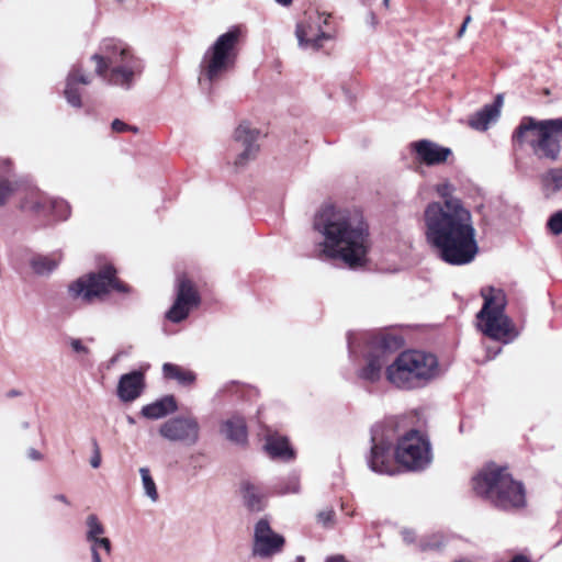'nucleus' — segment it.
Wrapping results in <instances>:
<instances>
[{
  "mask_svg": "<svg viewBox=\"0 0 562 562\" xmlns=\"http://www.w3.org/2000/svg\"><path fill=\"white\" fill-rule=\"evenodd\" d=\"M300 484L297 477H292L289 486L283 491L284 493H297Z\"/></svg>",
  "mask_w": 562,
  "mask_h": 562,
  "instance_id": "79ce46f5",
  "label": "nucleus"
},
{
  "mask_svg": "<svg viewBox=\"0 0 562 562\" xmlns=\"http://www.w3.org/2000/svg\"><path fill=\"white\" fill-rule=\"evenodd\" d=\"M20 207L24 211L41 213L50 209L60 218H67L68 205L63 200L49 199L36 188L29 189L20 199Z\"/></svg>",
  "mask_w": 562,
  "mask_h": 562,
  "instance_id": "f8f14e48",
  "label": "nucleus"
},
{
  "mask_svg": "<svg viewBox=\"0 0 562 562\" xmlns=\"http://www.w3.org/2000/svg\"><path fill=\"white\" fill-rule=\"evenodd\" d=\"M143 389V373L133 371L121 376L117 385V396L123 402H133L142 394Z\"/></svg>",
  "mask_w": 562,
  "mask_h": 562,
  "instance_id": "2eb2a0df",
  "label": "nucleus"
},
{
  "mask_svg": "<svg viewBox=\"0 0 562 562\" xmlns=\"http://www.w3.org/2000/svg\"><path fill=\"white\" fill-rule=\"evenodd\" d=\"M449 182L437 186L443 203H430L425 210L426 237L438 256L450 265H467L477 254L472 216L462 202L452 196Z\"/></svg>",
  "mask_w": 562,
  "mask_h": 562,
  "instance_id": "f257e3e1",
  "label": "nucleus"
},
{
  "mask_svg": "<svg viewBox=\"0 0 562 562\" xmlns=\"http://www.w3.org/2000/svg\"><path fill=\"white\" fill-rule=\"evenodd\" d=\"M69 344L71 349L80 356H88L90 352V349L80 339L72 338Z\"/></svg>",
  "mask_w": 562,
  "mask_h": 562,
  "instance_id": "ea45409f",
  "label": "nucleus"
},
{
  "mask_svg": "<svg viewBox=\"0 0 562 562\" xmlns=\"http://www.w3.org/2000/svg\"><path fill=\"white\" fill-rule=\"evenodd\" d=\"M368 23H369V24L371 25V27H373V29L376 26V24H378V19H376V16H375V14H374V13H372V12H371V13H369V15H368Z\"/></svg>",
  "mask_w": 562,
  "mask_h": 562,
  "instance_id": "de8ad7c7",
  "label": "nucleus"
},
{
  "mask_svg": "<svg viewBox=\"0 0 562 562\" xmlns=\"http://www.w3.org/2000/svg\"><path fill=\"white\" fill-rule=\"evenodd\" d=\"M471 491L474 496L488 499L492 493V464L485 463L471 479Z\"/></svg>",
  "mask_w": 562,
  "mask_h": 562,
  "instance_id": "6ab92c4d",
  "label": "nucleus"
},
{
  "mask_svg": "<svg viewBox=\"0 0 562 562\" xmlns=\"http://www.w3.org/2000/svg\"><path fill=\"white\" fill-rule=\"evenodd\" d=\"M240 491L244 503L250 510L259 512L262 509L265 496L257 486L249 482H244L240 486Z\"/></svg>",
  "mask_w": 562,
  "mask_h": 562,
  "instance_id": "cd10ccee",
  "label": "nucleus"
},
{
  "mask_svg": "<svg viewBox=\"0 0 562 562\" xmlns=\"http://www.w3.org/2000/svg\"><path fill=\"white\" fill-rule=\"evenodd\" d=\"M162 372L165 378L176 380L182 385H190L195 380V374L192 371L172 363H165Z\"/></svg>",
  "mask_w": 562,
  "mask_h": 562,
  "instance_id": "c756f323",
  "label": "nucleus"
},
{
  "mask_svg": "<svg viewBox=\"0 0 562 562\" xmlns=\"http://www.w3.org/2000/svg\"><path fill=\"white\" fill-rule=\"evenodd\" d=\"M177 411V404L172 396H165L143 406L140 414L148 419H160Z\"/></svg>",
  "mask_w": 562,
  "mask_h": 562,
  "instance_id": "4be33fe9",
  "label": "nucleus"
},
{
  "mask_svg": "<svg viewBox=\"0 0 562 562\" xmlns=\"http://www.w3.org/2000/svg\"><path fill=\"white\" fill-rule=\"evenodd\" d=\"M111 128L113 132H116V133L132 132L133 135H135V136H138V137L145 136L144 132H142L137 126L128 125L119 119H116L112 122Z\"/></svg>",
  "mask_w": 562,
  "mask_h": 562,
  "instance_id": "4c0bfd02",
  "label": "nucleus"
},
{
  "mask_svg": "<svg viewBox=\"0 0 562 562\" xmlns=\"http://www.w3.org/2000/svg\"><path fill=\"white\" fill-rule=\"evenodd\" d=\"M542 191L546 196L562 192V169H551L541 176Z\"/></svg>",
  "mask_w": 562,
  "mask_h": 562,
  "instance_id": "c85d7f7f",
  "label": "nucleus"
},
{
  "mask_svg": "<svg viewBox=\"0 0 562 562\" xmlns=\"http://www.w3.org/2000/svg\"><path fill=\"white\" fill-rule=\"evenodd\" d=\"M465 30H467V26L465 25H461V27H460V30L458 32V37L459 38L463 36Z\"/></svg>",
  "mask_w": 562,
  "mask_h": 562,
  "instance_id": "603ef678",
  "label": "nucleus"
},
{
  "mask_svg": "<svg viewBox=\"0 0 562 562\" xmlns=\"http://www.w3.org/2000/svg\"><path fill=\"white\" fill-rule=\"evenodd\" d=\"M330 14L317 13L315 15H305L297 22L295 27V37L297 45L304 50H318L323 47L324 42L331 36L322 29V23L327 24Z\"/></svg>",
  "mask_w": 562,
  "mask_h": 562,
  "instance_id": "1a4fd4ad",
  "label": "nucleus"
},
{
  "mask_svg": "<svg viewBox=\"0 0 562 562\" xmlns=\"http://www.w3.org/2000/svg\"><path fill=\"white\" fill-rule=\"evenodd\" d=\"M548 226L553 234L562 233V211L554 213L550 217V220L548 222Z\"/></svg>",
  "mask_w": 562,
  "mask_h": 562,
  "instance_id": "58836bf2",
  "label": "nucleus"
},
{
  "mask_svg": "<svg viewBox=\"0 0 562 562\" xmlns=\"http://www.w3.org/2000/svg\"><path fill=\"white\" fill-rule=\"evenodd\" d=\"M385 362L386 351L383 349L376 350L368 357L367 364L360 371V376L371 382L378 381Z\"/></svg>",
  "mask_w": 562,
  "mask_h": 562,
  "instance_id": "5701e85b",
  "label": "nucleus"
},
{
  "mask_svg": "<svg viewBox=\"0 0 562 562\" xmlns=\"http://www.w3.org/2000/svg\"><path fill=\"white\" fill-rule=\"evenodd\" d=\"M315 228L324 236L319 244L321 256L341 259L349 267L366 262L370 243L359 212L326 207L317 217Z\"/></svg>",
  "mask_w": 562,
  "mask_h": 562,
  "instance_id": "f03ea898",
  "label": "nucleus"
},
{
  "mask_svg": "<svg viewBox=\"0 0 562 562\" xmlns=\"http://www.w3.org/2000/svg\"><path fill=\"white\" fill-rule=\"evenodd\" d=\"M544 135L542 140H550L553 137H562V116L558 119L542 120L538 125Z\"/></svg>",
  "mask_w": 562,
  "mask_h": 562,
  "instance_id": "72a5a7b5",
  "label": "nucleus"
},
{
  "mask_svg": "<svg viewBox=\"0 0 562 562\" xmlns=\"http://www.w3.org/2000/svg\"><path fill=\"white\" fill-rule=\"evenodd\" d=\"M244 148L238 154L235 165L244 166L249 160L254 159L259 153V144L258 143H243Z\"/></svg>",
  "mask_w": 562,
  "mask_h": 562,
  "instance_id": "c9c22d12",
  "label": "nucleus"
},
{
  "mask_svg": "<svg viewBox=\"0 0 562 562\" xmlns=\"http://www.w3.org/2000/svg\"><path fill=\"white\" fill-rule=\"evenodd\" d=\"M334 516L333 510H324L318 514L317 519L323 526L328 527L334 524Z\"/></svg>",
  "mask_w": 562,
  "mask_h": 562,
  "instance_id": "a19ab883",
  "label": "nucleus"
},
{
  "mask_svg": "<svg viewBox=\"0 0 562 562\" xmlns=\"http://www.w3.org/2000/svg\"><path fill=\"white\" fill-rule=\"evenodd\" d=\"M239 31L237 29L220 35L206 49L200 63L199 82L203 89L210 90L214 82L221 80L235 65L236 45Z\"/></svg>",
  "mask_w": 562,
  "mask_h": 562,
  "instance_id": "39448f33",
  "label": "nucleus"
},
{
  "mask_svg": "<svg viewBox=\"0 0 562 562\" xmlns=\"http://www.w3.org/2000/svg\"><path fill=\"white\" fill-rule=\"evenodd\" d=\"M414 153L419 161L426 165H437L445 162L452 151L438 143H414Z\"/></svg>",
  "mask_w": 562,
  "mask_h": 562,
  "instance_id": "dca6fc26",
  "label": "nucleus"
},
{
  "mask_svg": "<svg viewBox=\"0 0 562 562\" xmlns=\"http://www.w3.org/2000/svg\"><path fill=\"white\" fill-rule=\"evenodd\" d=\"M396 461L408 470H420L430 463L428 441L417 431L402 437L395 449Z\"/></svg>",
  "mask_w": 562,
  "mask_h": 562,
  "instance_id": "0eeeda50",
  "label": "nucleus"
},
{
  "mask_svg": "<svg viewBox=\"0 0 562 562\" xmlns=\"http://www.w3.org/2000/svg\"><path fill=\"white\" fill-rule=\"evenodd\" d=\"M14 192V182L5 177L0 176V207H4L9 203Z\"/></svg>",
  "mask_w": 562,
  "mask_h": 562,
  "instance_id": "e433bc0d",
  "label": "nucleus"
},
{
  "mask_svg": "<svg viewBox=\"0 0 562 562\" xmlns=\"http://www.w3.org/2000/svg\"><path fill=\"white\" fill-rule=\"evenodd\" d=\"M348 342H349V345H351V344H352V341H351V335H349V337H348Z\"/></svg>",
  "mask_w": 562,
  "mask_h": 562,
  "instance_id": "13d9d810",
  "label": "nucleus"
},
{
  "mask_svg": "<svg viewBox=\"0 0 562 562\" xmlns=\"http://www.w3.org/2000/svg\"><path fill=\"white\" fill-rule=\"evenodd\" d=\"M91 82L90 78L86 75H82L79 69H74L69 72L66 81L65 88V98L67 102L75 108L81 106V98L80 92L77 88L78 83L89 85Z\"/></svg>",
  "mask_w": 562,
  "mask_h": 562,
  "instance_id": "412c9836",
  "label": "nucleus"
},
{
  "mask_svg": "<svg viewBox=\"0 0 562 562\" xmlns=\"http://www.w3.org/2000/svg\"><path fill=\"white\" fill-rule=\"evenodd\" d=\"M488 291H492V289H488ZM483 296L484 304L476 315L475 326L487 338H492V295L487 294V290H484Z\"/></svg>",
  "mask_w": 562,
  "mask_h": 562,
  "instance_id": "a878e982",
  "label": "nucleus"
},
{
  "mask_svg": "<svg viewBox=\"0 0 562 562\" xmlns=\"http://www.w3.org/2000/svg\"><path fill=\"white\" fill-rule=\"evenodd\" d=\"M284 539L276 533L267 520H259L255 527V542L252 553L260 558H269L281 551Z\"/></svg>",
  "mask_w": 562,
  "mask_h": 562,
  "instance_id": "ddd939ff",
  "label": "nucleus"
},
{
  "mask_svg": "<svg viewBox=\"0 0 562 562\" xmlns=\"http://www.w3.org/2000/svg\"><path fill=\"white\" fill-rule=\"evenodd\" d=\"M29 457L33 460H41L42 459V454L35 450V449H30L29 450Z\"/></svg>",
  "mask_w": 562,
  "mask_h": 562,
  "instance_id": "09e8293b",
  "label": "nucleus"
},
{
  "mask_svg": "<svg viewBox=\"0 0 562 562\" xmlns=\"http://www.w3.org/2000/svg\"><path fill=\"white\" fill-rule=\"evenodd\" d=\"M531 150L540 159L554 160L560 154L559 143H530Z\"/></svg>",
  "mask_w": 562,
  "mask_h": 562,
  "instance_id": "2f4dec72",
  "label": "nucleus"
},
{
  "mask_svg": "<svg viewBox=\"0 0 562 562\" xmlns=\"http://www.w3.org/2000/svg\"><path fill=\"white\" fill-rule=\"evenodd\" d=\"M127 423L130 425H134L135 424V419L132 416H127Z\"/></svg>",
  "mask_w": 562,
  "mask_h": 562,
  "instance_id": "5fc2aeb1",
  "label": "nucleus"
},
{
  "mask_svg": "<svg viewBox=\"0 0 562 562\" xmlns=\"http://www.w3.org/2000/svg\"><path fill=\"white\" fill-rule=\"evenodd\" d=\"M199 302L200 297L193 283L186 277L179 278L177 297L173 305L167 312V318L173 323L183 321Z\"/></svg>",
  "mask_w": 562,
  "mask_h": 562,
  "instance_id": "9b49d317",
  "label": "nucleus"
},
{
  "mask_svg": "<svg viewBox=\"0 0 562 562\" xmlns=\"http://www.w3.org/2000/svg\"><path fill=\"white\" fill-rule=\"evenodd\" d=\"M220 431L227 440L235 445H245L247 442L246 422L240 416L234 415L223 420Z\"/></svg>",
  "mask_w": 562,
  "mask_h": 562,
  "instance_id": "f3484780",
  "label": "nucleus"
},
{
  "mask_svg": "<svg viewBox=\"0 0 562 562\" xmlns=\"http://www.w3.org/2000/svg\"><path fill=\"white\" fill-rule=\"evenodd\" d=\"M139 474L145 495L150 499L151 503H156L159 498V494L149 469L145 467L140 468Z\"/></svg>",
  "mask_w": 562,
  "mask_h": 562,
  "instance_id": "473e14b6",
  "label": "nucleus"
},
{
  "mask_svg": "<svg viewBox=\"0 0 562 562\" xmlns=\"http://www.w3.org/2000/svg\"><path fill=\"white\" fill-rule=\"evenodd\" d=\"M539 124H541V121L531 116L522 117L514 132L513 140H522L528 137H537L538 140L543 139L544 135L540 131V127H538Z\"/></svg>",
  "mask_w": 562,
  "mask_h": 562,
  "instance_id": "bb28decb",
  "label": "nucleus"
},
{
  "mask_svg": "<svg viewBox=\"0 0 562 562\" xmlns=\"http://www.w3.org/2000/svg\"><path fill=\"white\" fill-rule=\"evenodd\" d=\"M441 373L437 357L420 350L403 351L385 367L387 382L402 390L425 386Z\"/></svg>",
  "mask_w": 562,
  "mask_h": 562,
  "instance_id": "7ed1b4c3",
  "label": "nucleus"
},
{
  "mask_svg": "<svg viewBox=\"0 0 562 562\" xmlns=\"http://www.w3.org/2000/svg\"><path fill=\"white\" fill-rule=\"evenodd\" d=\"M506 295L503 290H494V340L503 344L512 342L518 330L512 319L503 313L506 306Z\"/></svg>",
  "mask_w": 562,
  "mask_h": 562,
  "instance_id": "4468645a",
  "label": "nucleus"
},
{
  "mask_svg": "<svg viewBox=\"0 0 562 562\" xmlns=\"http://www.w3.org/2000/svg\"><path fill=\"white\" fill-rule=\"evenodd\" d=\"M274 1L283 7H288L293 2V0H274Z\"/></svg>",
  "mask_w": 562,
  "mask_h": 562,
  "instance_id": "3c124183",
  "label": "nucleus"
},
{
  "mask_svg": "<svg viewBox=\"0 0 562 562\" xmlns=\"http://www.w3.org/2000/svg\"><path fill=\"white\" fill-rule=\"evenodd\" d=\"M326 562H347V560L341 555H334L328 558Z\"/></svg>",
  "mask_w": 562,
  "mask_h": 562,
  "instance_id": "8fccbe9b",
  "label": "nucleus"
},
{
  "mask_svg": "<svg viewBox=\"0 0 562 562\" xmlns=\"http://www.w3.org/2000/svg\"><path fill=\"white\" fill-rule=\"evenodd\" d=\"M90 464L93 469H98L101 464V454L98 447L95 448V451L90 459Z\"/></svg>",
  "mask_w": 562,
  "mask_h": 562,
  "instance_id": "c03bdc74",
  "label": "nucleus"
},
{
  "mask_svg": "<svg viewBox=\"0 0 562 562\" xmlns=\"http://www.w3.org/2000/svg\"><path fill=\"white\" fill-rule=\"evenodd\" d=\"M95 61V72L103 77L111 69L109 82L123 88H131L135 78L143 71L142 60L123 42L104 40L100 53L92 56Z\"/></svg>",
  "mask_w": 562,
  "mask_h": 562,
  "instance_id": "20e7f679",
  "label": "nucleus"
},
{
  "mask_svg": "<svg viewBox=\"0 0 562 562\" xmlns=\"http://www.w3.org/2000/svg\"><path fill=\"white\" fill-rule=\"evenodd\" d=\"M114 274L113 268L108 267L99 273L83 276L69 285V295L74 300L91 303L111 291L125 292V285Z\"/></svg>",
  "mask_w": 562,
  "mask_h": 562,
  "instance_id": "423d86ee",
  "label": "nucleus"
},
{
  "mask_svg": "<svg viewBox=\"0 0 562 562\" xmlns=\"http://www.w3.org/2000/svg\"><path fill=\"white\" fill-rule=\"evenodd\" d=\"M268 127L243 120L234 132L235 140H256L268 137Z\"/></svg>",
  "mask_w": 562,
  "mask_h": 562,
  "instance_id": "b1692460",
  "label": "nucleus"
},
{
  "mask_svg": "<svg viewBox=\"0 0 562 562\" xmlns=\"http://www.w3.org/2000/svg\"><path fill=\"white\" fill-rule=\"evenodd\" d=\"M29 265L35 274L47 276L58 266V259L50 256L33 255Z\"/></svg>",
  "mask_w": 562,
  "mask_h": 562,
  "instance_id": "7c9ffc66",
  "label": "nucleus"
},
{
  "mask_svg": "<svg viewBox=\"0 0 562 562\" xmlns=\"http://www.w3.org/2000/svg\"><path fill=\"white\" fill-rule=\"evenodd\" d=\"M508 562H531V560L529 558H527L526 555L517 554Z\"/></svg>",
  "mask_w": 562,
  "mask_h": 562,
  "instance_id": "49530a36",
  "label": "nucleus"
},
{
  "mask_svg": "<svg viewBox=\"0 0 562 562\" xmlns=\"http://www.w3.org/2000/svg\"><path fill=\"white\" fill-rule=\"evenodd\" d=\"M503 102H504V97L503 94H498L496 95V98L494 99V121L496 120V117L498 116L499 114V109L501 106L503 105Z\"/></svg>",
  "mask_w": 562,
  "mask_h": 562,
  "instance_id": "37998d69",
  "label": "nucleus"
},
{
  "mask_svg": "<svg viewBox=\"0 0 562 562\" xmlns=\"http://www.w3.org/2000/svg\"><path fill=\"white\" fill-rule=\"evenodd\" d=\"M470 21H471V16H470V15H468V16L464 19V21H463L462 25L468 26V24L470 23Z\"/></svg>",
  "mask_w": 562,
  "mask_h": 562,
  "instance_id": "864d4df0",
  "label": "nucleus"
},
{
  "mask_svg": "<svg viewBox=\"0 0 562 562\" xmlns=\"http://www.w3.org/2000/svg\"><path fill=\"white\" fill-rule=\"evenodd\" d=\"M372 471L381 474H394L395 465L390 458L389 448L384 445H374L369 460Z\"/></svg>",
  "mask_w": 562,
  "mask_h": 562,
  "instance_id": "aec40b11",
  "label": "nucleus"
},
{
  "mask_svg": "<svg viewBox=\"0 0 562 562\" xmlns=\"http://www.w3.org/2000/svg\"><path fill=\"white\" fill-rule=\"evenodd\" d=\"M159 435L170 441L192 447L200 439V424L196 418L177 416L164 422L158 429Z\"/></svg>",
  "mask_w": 562,
  "mask_h": 562,
  "instance_id": "9d476101",
  "label": "nucleus"
},
{
  "mask_svg": "<svg viewBox=\"0 0 562 562\" xmlns=\"http://www.w3.org/2000/svg\"><path fill=\"white\" fill-rule=\"evenodd\" d=\"M265 449L271 458L290 460L294 457L293 450L290 448L288 440L281 436H268Z\"/></svg>",
  "mask_w": 562,
  "mask_h": 562,
  "instance_id": "393cba45",
  "label": "nucleus"
},
{
  "mask_svg": "<svg viewBox=\"0 0 562 562\" xmlns=\"http://www.w3.org/2000/svg\"><path fill=\"white\" fill-rule=\"evenodd\" d=\"M303 561H304V559L302 557L297 558V562H303Z\"/></svg>",
  "mask_w": 562,
  "mask_h": 562,
  "instance_id": "bf43d9fd",
  "label": "nucleus"
},
{
  "mask_svg": "<svg viewBox=\"0 0 562 562\" xmlns=\"http://www.w3.org/2000/svg\"><path fill=\"white\" fill-rule=\"evenodd\" d=\"M87 540L91 543L90 548L102 549L106 555L111 554V542L108 538L102 537L104 527L95 515H89L86 520Z\"/></svg>",
  "mask_w": 562,
  "mask_h": 562,
  "instance_id": "a211bd4d",
  "label": "nucleus"
},
{
  "mask_svg": "<svg viewBox=\"0 0 562 562\" xmlns=\"http://www.w3.org/2000/svg\"><path fill=\"white\" fill-rule=\"evenodd\" d=\"M389 4H390V0H383V5L389 8Z\"/></svg>",
  "mask_w": 562,
  "mask_h": 562,
  "instance_id": "4d7b16f0",
  "label": "nucleus"
},
{
  "mask_svg": "<svg viewBox=\"0 0 562 562\" xmlns=\"http://www.w3.org/2000/svg\"><path fill=\"white\" fill-rule=\"evenodd\" d=\"M492 120V105L486 104L484 109L470 119V126L476 131H485Z\"/></svg>",
  "mask_w": 562,
  "mask_h": 562,
  "instance_id": "f704fd0d",
  "label": "nucleus"
},
{
  "mask_svg": "<svg viewBox=\"0 0 562 562\" xmlns=\"http://www.w3.org/2000/svg\"><path fill=\"white\" fill-rule=\"evenodd\" d=\"M57 498H58L60 502H65V503L67 502V501H66V497H65L64 495H59V496H57Z\"/></svg>",
  "mask_w": 562,
  "mask_h": 562,
  "instance_id": "6e6d98bb",
  "label": "nucleus"
},
{
  "mask_svg": "<svg viewBox=\"0 0 562 562\" xmlns=\"http://www.w3.org/2000/svg\"><path fill=\"white\" fill-rule=\"evenodd\" d=\"M494 504L503 508L526 506V491L522 483L514 480L506 469H494Z\"/></svg>",
  "mask_w": 562,
  "mask_h": 562,
  "instance_id": "6e6552de",
  "label": "nucleus"
},
{
  "mask_svg": "<svg viewBox=\"0 0 562 562\" xmlns=\"http://www.w3.org/2000/svg\"><path fill=\"white\" fill-rule=\"evenodd\" d=\"M91 562H102L100 550L97 548H90Z\"/></svg>",
  "mask_w": 562,
  "mask_h": 562,
  "instance_id": "a18cd8bd",
  "label": "nucleus"
}]
</instances>
